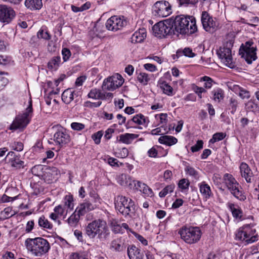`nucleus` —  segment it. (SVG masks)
Returning a JSON list of instances; mask_svg holds the SVG:
<instances>
[{
    "mask_svg": "<svg viewBox=\"0 0 259 259\" xmlns=\"http://www.w3.org/2000/svg\"><path fill=\"white\" fill-rule=\"evenodd\" d=\"M174 34L190 35L197 30L196 21L194 17L189 16L179 15L171 19Z\"/></svg>",
    "mask_w": 259,
    "mask_h": 259,
    "instance_id": "obj_1",
    "label": "nucleus"
},
{
    "mask_svg": "<svg viewBox=\"0 0 259 259\" xmlns=\"http://www.w3.org/2000/svg\"><path fill=\"white\" fill-rule=\"evenodd\" d=\"M85 234L90 239L96 238L105 240L109 236L110 231L106 222L103 219H96L88 224Z\"/></svg>",
    "mask_w": 259,
    "mask_h": 259,
    "instance_id": "obj_2",
    "label": "nucleus"
},
{
    "mask_svg": "<svg viewBox=\"0 0 259 259\" xmlns=\"http://www.w3.org/2000/svg\"><path fill=\"white\" fill-rule=\"evenodd\" d=\"M25 245L28 251L36 256H41L50 249L49 242L41 237L27 238L25 241Z\"/></svg>",
    "mask_w": 259,
    "mask_h": 259,
    "instance_id": "obj_3",
    "label": "nucleus"
},
{
    "mask_svg": "<svg viewBox=\"0 0 259 259\" xmlns=\"http://www.w3.org/2000/svg\"><path fill=\"white\" fill-rule=\"evenodd\" d=\"M233 43V39H228L217 51L218 56L221 62L230 68H233L235 67L232 53Z\"/></svg>",
    "mask_w": 259,
    "mask_h": 259,
    "instance_id": "obj_4",
    "label": "nucleus"
},
{
    "mask_svg": "<svg viewBox=\"0 0 259 259\" xmlns=\"http://www.w3.org/2000/svg\"><path fill=\"white\" fill-rule=\"evenodd\" d=\"M32 101L29 98L28 105L23 114L17 115L10 126V130L23 129L30 122L32 117Z\"/></svg>",
    "mask_w": 259,
    "mask_h": 259,
    "instance_id": "obj_5",
    "label": "nucleus"
},
{
    "mask_svg": "<svg viewBox=\"0 0 259 259\" xmlns=\"http://www.w3.org/2000/svg\"><path fill=\"white\" fill-rule=\"evenodd\" d=\"M179 234L186 243L192 244L200 240L202 232L199 227L185 226L180 229Z\"/></svg>",
    "mask_w": 259,
    "mask_h": 259,
    "instance_id": "obj_6",
    "label": "nucleus"
},
{
    "mask_svg": "<svg viewBox=\"0 0 259 259\" xmlns=\"http://www.w3.org/2000/svg\"><path fill=\"white\" fill-rule=\"evenodd\" d=\"M223 180L227 189L234 197L240 201H244L246 199V195L239 189L240 187L239 184L232 175L225 174Z\"/></svg>",
    "mask_w": 259,
    "mask_h": 259,
    "instance_id": "obj_7",
    "label": "nucleus"
},
{
    "mask_svg": "<svg viewBox=\"0 0 259 259\" xmlns=\"http://www.w3.org/2000/svg\"><path fill=\"white\" fill-rule=\"evenodd\" d=\"M236 239L248 244L257 241L258 236L255 229L251 228L249 225H245L238 230Z\"/></svg>",
    "mask_w": 259,
    "mask_h": 259,
    "instance_id": "obj_8",
    "label": "nucleus"
},
{
    "mask_svg": "<svg viewBox=\"0 0 259 259\" xmlns=\"http://www.w3.org/2000/svg\"><path fill=\"white\" fill-rule=\"evenodd\" d=\"M172 29L171 19H168L163 21L159 22L152 27L154 35L159 38L165 37L174 34Z\"/></svg>",
    "mask_w": 259,
    "mask_h": 259,
    "instance_id": "obj_9",
    "label": "nucleus"
},
{
    "mask_svg": "<svg viewBox=\"0 0 259 259\" xmlns=\"http://www.w3.org/2000/svg\"><path fill=\"white\" fill-rule=\"evenodd\" d=\"M134 201L123 196L118 195L115 198V206L120 213L126 215L134 210Z\"/></svg>",
    "mask_w": 259,
    "mask_h": 259,
    "instance_id": "obj_10",
    "label": "nucleus"
},
{
    "mask_svg": "<svg viewBox=\"0 0 259 259\" xmlns=\"http://www.w3.org/2000/svg\"><path fill=\"white\" fill-rule=\"evenodd\" d=\"M172 13L171 6L167 1H157L152 7V14L159 17H166Z\"/></svg>",
    "mask_w": 259,
    "mask_h": 259,
    "instance_id": "obj_11",
    "label": "nucleus"
},
{
    "mask_svg": "<svg viewBox=\"0 0 259 259\" xmlns=\"http://www.w3.org/2000/svg\"><path fill=\"white\" fill-rule=\"evenodd\" d=\"M123 82L121 75L117 73L105 79L102 88L103 90L112 91L121 87Z\"/></svg>",
    "mask_w": 259,
    "mask_h": 259,
    "instance_id": "obj_12",
    "label": "nucleus"
},
{
    "mask_svg": "<svg viewBox=\"0 0 259 259\" xmlns=\"http://www.w3.org/2000/svg\"><path fill=\"white\" fill-rule=\"evenodd\" d=\"M201 22L204 30L211 33L215 31L219 25L215 19H213L206 11L202 13Z\"/></svg>",
    "mask_w": 259,
    "mask_h": 259,
    "instance_id": "obj_13",
    "label": "nucleus"
},
{
    "mask_svg": "<svg viewBox=\"0 0 259 259\" xmlns=\"http://www.w3.org/2000/svg\"><path fill=\"white\" fill-rule=\"evenodd\" d=\"M126 25V21L123 17L113 16L106 22V27L109 31H116L121 29Z\"/></svg>",
    "mask_w": 259,
    "mask_h": 259,
    "instance_id": "obj_14",
    "label": "nucleus"
},
{
    "mask_svg": "<svg viewBox=\"0 0 259 259\" xmlns=\"http://www.w3.org/2000/svg\"><path fill=\"white\" fill-rule=\"evenodd\" d=\"M16 16V12L11 7L0 5V22L5 24L10 23Z\"/></svg>",
    "mask_w": 259,
    "mask_h": 259,
    "instance_id": "obj_15",
    "label": "nucleus"
},
{
    "mask_svg": "<svg viewBox=\"0 0 259 259\" xmlns=\"http://www.w3.org/2000/svg\"><path fill=\"white\" fill-rule=\"evenodd\" d=\"M88 97L94 100H111L113 97V94L111 93H104L100 89L94 88L89 92L88 94Z\"/></svg>",
    "mask_w": 259,
    "mask_h": 259,
    "instance_id": "obj_16",
    "label": "nucleus"
},
{
    "mask_svg": "<svg viewBox=\"0 0 259 259\" xmlns=\"http://www.w3.org/2000/svg\"><path fill=\"white\" fill-rule=\"evenodd\" d=\"M6 160L13 167L20 168L23 167L24 161L20 159V155H17L13 151L9 152L6 157Z\"/></svg>",
    "mask_w": 259,
    "mask_h": 259,
    "instance_id": "obj_17",
    "label": "nucleus"
},
{
    "mask_svg": "<svg viewBox=\"0 0 259 259\" xmlns=\"http://www.w3.org/2000/svg\"><path fill=\"white\" fill-rule=\"evenodd\" d=\"M256 48H252L247 50H240V54L248 64H251L256 58Z\"/></svg>",
    "mask_w": 259,
    "mask_h": 259,
    "instance_id": "obj_18",
    "label": "nucleus"
},
{
    "mask_svg": "<svg viewBox=\"0 0 259 259\" xmlns=\"http://www.w3.org/2000/svg\"><path fill=\"white\" fill-rule=\"evenodd\" d=\"M58 175V169L55 167H46L44 171L42 180L48 183H51L52 181L56 179V176Z\"/></svg>",
    "mask_w": 259,
    "mask_h": 259,
    "instance_id": "obj_19",
    "label": "nucleus"
},
{
    "mask_svg": "<svg viewBox=\"0 0 259 259\" xmlns=\"http://www.w3.org/2000/svg\"><path fill=\"white\" fill-rule=\"evenodd\" d=\"M138 191H140L147 196H152L153 191L145 183H142L139 181L134 180L133 181V188Z\"/></svg>",
    "mask_w": 259,
    "mask_h": 259,
    "instance_id": "obj_20",
    "label": "nucleus"
},
{
    "mask_svg": "<svg viewBox=\"0 0 259 259\" xmlns=\"http://www.w3.org/2000/svg\"><path fill=\"white\" fill-rule=\"evenodd\" d=\"M127 255L130 259H143L144 254L140 249L135 245L127 248Z\"/></svg>",
    "mask_w": 259,
    "mask_h": 259,
    "instance_id": "obj_21",
    "label": "nucleus"
},
{
    "mask_svg": "<svg viewBox=\"0 0 259 259\" xmlns=\"http://www.w3.org/2000/svg\"><path fill=\"white\" fill-rule=\"evenodd\" d=\"M240 170L241 176L246 182L251 183L253 174L249 166L246 163L242 162L240 165Z\"/></svg>",
    "mask_w": 259,
    "mask_h": 259,
    "instance_id": "obj_22",
    "label": "nucleus"
},
{
    "mask_svg": "<svg viewBox=\"0 0 259 259\" xmlns=\"http://www.w3.org/2000/svg\"><path fill=\"white\" fill-rule=\"evenodd\" d=\"M116 181L118 184L123 186H128L131 189L133 188V181L132 178L124 174H120L116 177Z\"/></svg>",
    "mask_w": 259,
    "mask_h": 259,
    "instance_id": "obj_23",
    "label": "nucleus"
},
{
    "mask_svg": "<svg viewBox=\"0 0 259 259\" xmlns=\"http://www.w3.org/2000/svg\"><path fill=\"white\" fill-rule=\"evenodd\" d=\"M146 37V30L142 28L135 32L131 37L133 43H140L143 41Z\"/></svg>",
    "mask_w": 259,
    "mask_h": 259,
    "instance_id": "obj_24",
    "label": "nucleus"
},
{
    "mask_svg": "<svg viewBox=\"0 0 259 259\" xmlns=\"http://www.w3.org/2000/svg\"><path fill=\"white\" fill-rule=\"evenodd\" d=\"M94 206H96L92 205V203L91 202L85 201L80 204V205L77 207V209L78 213L81 215H83L86 213L95 209L94 207Z\"/></svg>",
    "mask_w": 259,
    "mask_h": 259,
    "instance_id": "obj_25",
    "label": "nucleus"
},
{
    "mask_svg": "<svg viewBox=\"0 0 259 259\" xmlns=\"http://www.w3.org/2000/svg\"><path fill=\"white\" fill-rule=\"evenodd\" d=\"M201 194L206 200L209 198L212 195L210 186L205 182H202L198 184Z\"/></svg>",
    "mask_w": 259,
    "mask_h": 259,
    "instance_id": "obj_26",
    "label": "nucleus"
},
{
    "mask_svg": "<svg viewBox=\"0 0 259 259\" xmlns=\"http://www.w3.org/2000/svg\"><path fill=\"white\" fill-rule=\"evenodd\" d=\"M64 212V208L59 205L55 207L54 212L50 214V217L53 220H58L59 222L60 220L64 221L65 219Z\"/></svg>",
    "mask_w": 259,
    "mask_h": 259,
    "instance_id": "obj_27",
    "label": "nucleus"
},
{
    "mask_svg": "<svg viewBox=\"0 0 259 259\" xmlns=\"http://www.w3.org/2000/svg\"><path fill=\"white\" fill-rule=\"evenodd\" d=\"M132 122L135 123L138 125L147 126L149 120L147 117H145L142 114H138L134 116L131 120L127 121V124H131Z\"/></svg>",
    "mask_w": 259,
    "mask_h": 259,
    "instance_id": "obj_28",
    "label": "nucleus"
},
{
    "mask_svg": "<svg viewBox=\"0 0 259 259\" xmlns=\"http://www.w3.org/2000/svg\"><path fill=\"white\" fill-rule=\"evenodd\" d=\"M24 4L31 10H39L42 6V0H25Z\"/></svg>",
    "mask_w": 259,
    "mask_h": 259,
    "instance_id": "obj_29",
    "label": "nucleus"
},
{
    "mask_svg": "<svg viewBox=\"0 0 259 259\" xmlns=\"http://www.w3.org/2000/svg\"><path fill=\"white\" fill-rule=\"evenodd\" d=\"M138 137L139 135L137 134L125 133L119 136V141L124 144H130Z\"/></svg>",
    "mask_w": 259,
    "mask_h": 259,
    "instance_id": "obj_30",
    "label": "nucleus"
},
{
    "mask_svg": "<svg viewBox=\"0 0 259 259\" xmlns=\"http://www.w3.org/2000/svg\"><path fill=\"white\" fill-rule=\"evenodd\" d=\"M178 140L174 137L170 136H161L158 139V142L162 144L171 146L177 143Z\"/></svg>",
    "mask_w": 259,
    "mask_h": 259,
    "instance_id": "obj_31",
    "label": "nucleus"
},
{
    "mask_svg": "<svg viewBox=\"0 0 259 259\" xmlns=\"http://www.w3.org/2000/svg\"><path fill=\"white\" fill-rule=\"evenodd\" d=\"M63 127H61L60 130L58 129V131L55 133L54 136L55 142L62 146L64 145V141H65L64 134L63 132Z\"/></svg>",
    "mask_w": 259,
    "mask_h": 259,
    "instance_id": "obj_32",
    "label": "nucleus"
},
{
    "mask_svg": "<svg viewBox=\"0 0 259 259\" xmlns=\"http://www.w3.org/2000/svg\"><path fill=\"white\" fill-rule=\"evenodd\" d=\"M111 246L114 250L117 251H122L125 249L123 241L120 238L113 240Z\"/></svg>",
    "mask_w": 259,
    "mask_h": 259,
    "instance_id": "obj_33",
    "label": "nucleus"
},
{
    "mask_svg": "<svg viewBox=\"0 0 259 259\" xmlns=\"http://www.w3.org/2000/svg\"><path fill=\"white\" fill-rule=\"evenodd\" d=\"M183 55L191 58L195 56V54L192 52V50L191 49L189 48H186L183 50H178L176 54L173 55V58L175 59V56H177V58H179Z\"/></svg>",
    "mask_w": 259,
    "mask_h": 259,
    "instance_id": "obj_34",
    "label": "nucleus"
},
{
    "mask_svg": "<svg viewBox=\"0 0 259 259\" xmlns=\"http://www.w3.org/2000/svg\"><path fill=\"white\" fill-rule=\"evenodd\" d=\"M46 167V166L41 164L35 165L32 167L31 172L34 176H37L41 179Z\"/></svg>",
    "mask_w": 259,
    "mask_h": 259,
    "instance_id": "obj_35",
    "label": "nucleus"
},
{
    "mask_svg": "<svg viewBox=\"0 0 259 259\" xmlns=\"http://www.w3.org/2000/svg\"><path fill=\"white\" fill-rule=\"evenodd\" d=\"M38 224L39 226L43 229H52L53 228V225L44 215L39 218Z\"/></svg>",
    "mask_w": 259,
    "mask_h": 259,
    "instance_id": "obj_36",
    "label": "nucleus"
},
{
    "mask_svg": "<svg viewBox=\"0 0 259 259\" xmlns=\"http://www.w3.org/2000/svg\"><path fill=\"white\" fill-rule=\"evenodd\" d=\"M151 75L145 72H140L137 75V79L142 84L147 85L151 79Z\"/></svg>",
    "mask_w": 259,
    "mask_h": 259,
    "instance_id": "obj_37",
    "label": "nucleus"
},
{
    "mask_svg": "<svg viewBox=\"0 0 259 259\" xmlns=\"http://www.w3.org/2000/svg\"><path fill=\"white\" fill-rule=\"evenodd\" d=\"M81 215L78 213L74 212L68 219V223L71 226L75 227L77 225Z\"/></svg>",
    "mask_w": 259,
    "mask_h": 259,
    "instance_id": "obj_38",
    "label": "nucleus"
},
{
    "mask_svg": "<svg viewBox=\"0 0 259 259\" xmlns=\"http://www.w3.org/2000/svg\"><path fill=\"white\" fill-rule=\"evenodd\" d=\"M185 171L186 174L192 177L196 180H198L199 179V175L198 172L193 167L187 166L185 168Z\"/></svg>",
    "mask_w": 259,
    "mask_h": 259,
    "instance_id": "obj_39",
    "label": "nucleus"
},
{
    "mask_svg": "<svg viewBox=\"0 0 259 259\" xmlns=\"http://www.w3.org/2000/svg\"><path fill=\"white\" fill-rule=\"evenodd\" d=\"M60 60V57L53 58L48 63V68L52 70H56L59 66Z\"/></svg>",
    "mask_w": 259,
    "mask_h": 259,
    "instance_id": "obj_40",
    "label": "nucleus"
},
{
    "mask_svg": "<svg viewBox=\"0 0 259 259\" xmlns=\"http://www.w3.org/2000/svg\"><path fill=\"white\" fill-rule=\"evenodd\" d=\"M211 93L213 95V99L215 102H220L224 98L223 91L221 89L214 90Z\"/></svg>",
    "mask_w": 259,
    "mask_h": 259,
    "instance_id": "obj_41",
    "label": "nucleus"
},
{
    "mask_svg": "<svg viewBox=\"0 0 259 259\" xmlns=\"http://www.w3.org/2000/svg\"><path fill=\"white\" fill-rule=\"evenodd\" d=\"M200 81L204 82L203 87L206 90V89H210L212 87L213 84L215 83L210 77L207 76L201 77Z\"/></svg>",
    "mask_w": 259,
    "mask_h": 259,
    "instance_id": "obj_42",
    "label": "nucleus"
},
{
    "mask_svg": "<svg viewBox=\"0 0 259 259\" xmlns=\"http://www.w3.org/2000/svg\"><path fill=\"white\" fill-rule=\"evenodd\" d=\"M161 89L163 90V93L168 95L172 96L173 95V89L166 82H163L160 85Z\"/></svg>",
    "mask_w": 259,
    "mask_h": 259,
    "instance_id": "obj_43",
    "label": "nucleus"
},
{
    "mask_svg": "<svg viewBox=\"0 0 259 259\" xmlns=\"http://www.w3.org/2000/svg\"><path fill=\"white\" fill-rule=\"evenodd\" d=\"M175 188L174 185H170L166 186L163 188L159 193V196L160 197H164L167 194L171 193L173 192Z\"/></svg>",
    "mask_w": 259,
    "mask_h": 259,
    "instance_id": "obj_44",
    "label": "nucleus"
},
{
    "mask_svg": "<svg viewBox=\"0 0 259 259\" xmlns=\"http://www.w3.org/2000/svg\"><path fill=\"white\" fill-rule=\"evenodd\" d=\"M37 36L39 38H43L46 40H49L51 37V35L48 32L47 30L44 27H41V28L38 31Z\"/></svg>",
    "mask_w": 259,
    "mask_h": 259,
    "instance_id": "obj_45",
    "label": "nucleus"
},
{
    "mask_svg": "<svg viewBox=\"0 0 259 259\" xmlns=\"http://www.w3.org/2000/svg\"><path fill=\"white\" fill-rule=\"evenodd\" d=\"M226 136V134L225 133L221 132V133H217L214 134L212 138L209 140V143H214L220 141L224 139Z\"/></svg>",
    "mask_w": 259,
    "mask_h": 259,
    "instance_id": "obj_46",
    "label": "nucleus"
},
{
    "mask_svg": "<svg viewBox=\"0 0 259 259\" xmlns=\"http://www.w3.org/2000/svg\"><path fill=\"white\" fill-rule=\"evenodd\" d=\"M230 208L234 217L236 218H241L242 212L238 207L234 204H231L230 205Z\"/></svg>",
    "mask_w": 259,
    "mask_h": 259,
    "instance_id": "obj_47",
    "label": "nucleus"
},
{
    "mask_svg": "<svg viewBox=\"0 0 259 259\" xmlns=\"http://www.w3.org/2000/svg\"><path fill=\"white\" fill-rule=\"evenodd\" d=\"M192 90L198 95L199 98H202V94L206 92V90L203 87H199L195 84H193Z\"/></svg>",
    "mask_w": 259,
    "mask_h": 259,
    "instance_id": "obj_48",
    "label": "nucleus"
},
{
    "mask_svg": "<svg viewBox=\"0 0 259 259\" xmlns=\"http://www.w3.org/2000/svg\"><path fill=\"white\" fill-rule=\"evenodd\" d=\"M167 115L166 113H160L155 116L156 119L159 122L160 124L162 125L166 123L167 121Z\"/></svg>",
    "mask_w": 259,
    "mask_h": 259,
    "instance_id": "obj_49",
    "label": "nucleus"
},
{
    "mask_svg": "<svg viewBox=\"0 0 259 259\" xmlns=\"http://www.w3.org/2000/svg\"><path fill=\"white\" fill-rule=\"evenodd\" d=\"M103 135V132L102 131H98L92 135V139L96 144H99L100 143L101 139Z\"/></svg>",
    "mask_w": 259,
    "mask_h": 259,
    "instance_id": "obj_50",
    "label": "nucleus"
},
{
    "mask_svg": "<svg viewBox=\"0 0 259 259\" xmlns=\"http://www.w3.org/2000/svg\"><path fill=\"white\" fill-rule=\"evenodd\" d=\"M189 185V181L186 179L181 180L178 184L179 187L182 190L188 189Z\"/></svg>",
    "mask_w": 259,
    "mask_h": 259,
    "instance_id": "obj_51",
    "label": "nucleus"
},
{
    "mask_svg": "<svg viewBox=\"0 0 259 259\" xmlns=\"http://www.w3.org/2000/svg\"><path fill=\"white\" fill-rule=\"evenodd\" d=\"M102 104V102L99 101L97 102H92L90 101H86L84 103V106L90 108H97Z\"/></svg>",
    "mask_w": 259,
    "mask_h": 259,
    "instance_id": "obj_52",
    "label": "nucleus"
},
{
    "mask_svg": "<svg viewBox=\"0 0 259 259\" xmlns=\"http://www.w3.org/2000/svg\"><path fill=\"white\" fill-rule=\"evenodd\" d=\"M39 37L37 36H33L29 40V45L31 47L37 48L39 46Z\"/></svg>",
    "mask_w": 259,
    "mask_h": 259,
    "instance_id": "obj_53",
    "label": "nucleus"
},
{
    "mask_svg": "<svg viewBox=\"0 0 259 259\" xmlns=\"http://www.w3.org/2000/svg\"><path fill=\"white\" fill-rule=\"evenodd\" d=\"M203 141L202 140H198L196 144L192 146L191 150L193 152H195L202 149L203 147Z\"/></svg>",
    "mask_w": 259,
    "mask_h": 259,
    "instance_id": "obj_54",
    "label": "nucleus"
},
{
    "mask_svg": "<svg viewBox=\"0 0 259 259\" xmlns=\"http://www.w3.org/2000/svg\"><path fill=\"white\" fill-rule=\"evenodd\" d=\"M66 200L67 201V202H66V205L67 204L68 208L70 210H72L74 208V201L72 196H66Z\"/></svg>",
    "mask_w": 259,
    "mask_h": 259,
    "instance_id": "obj_55",
    "label": "nucleus"
},
{
    "mask_svg": "<svg viewBox=\"0 0 259 259\" xmlns=\"http://www.w3.org/2000/svg\"><path fill=\"white\" fill-rule=\"evenodd\" d=\"M71 127L73 130L79 131L83 130L85 125L81 123L74 122L71 124Z\"/></svg>",
    "mask_w": 259,
    "mask_h": 259,
    "instance_id": "obj_56",
    "label": "nucleus"
},
{
    "mask_svg": "<svg viewBox=\"0 0 259 259\" xmlns=\"http://www.w3.org/2000/svg\"><path fill=\"white\" fill-rule=\"evenodd\" d=\"M11 147L14 150L21 151L23 149V144L20 142H14Z\"/></svg>",
    "mask_w": 259,
    "mask_h": 259,
    "instance_id": "obj_57",
    "label": "nucleus"
},
{
    "mask_svg": "<svg viewBox=\"0 0 259 259\" xmlns=\"http://www.w3.org/2000/svg\"><path fill=\"white\" fill-rule=\"evenodd\" d=\"M238 95L242 99H248L250 97V94L249 92L243 89L242 88L241 89L240 92H239V93L238 94Z\"/></svg>",
    "mask_w": 259,
    "mask_h": 259,
    "instance_id": "obj_58",
    "label": "nucleus"
},
{
    "mask_svg": "<svg viewBox=\"0 0 259 259\" xmlns=\"http://www.w3.org/2000/svg\"><path fill=\"white\" fill-rule=\"evenodd\" d=\"M95 197V199H93L92 201V205H95L94 207L95 209L98 208L100 204H101V199L100 198L98 195H95L94 196Z\"/></svg>",
    "mask_w": 259,
    "mask_h": 259,
    "instance_id": "obj_59",
    "label": "nucleus"
},
{
    "mask_svg": "<svg viewBox=\"0 0 259 259\" xmlns=\"http://www.w3.org/2000/svg\"><path fill=\"white\" fill-rule=\"evenodd\" d=\"M42 148V144L40 141H37L35 144L32 147V150L33 152H39Z\"/></svg>",
    "mask_w": 259,
    "mask_h": 259,
    "instance_id": "obj_60",
    "label": "nucleus"
},
{
    "mask_svg": "<svg viewBox=\"0 0 259 259\" xmlns=\"http://www.w3.org/2000/svg\"><path fill=\"white\" fill-rule=\"evenodd\" d=\"M230 106L231 107V108H232V110L231 111V113L232 114H234V113L235 112L236 110V108H237V104H238V103H237V101L236 100H235V99H233V98H231L230 99Z\"/></svg>",
    "mask_w": 259,
    "mask_h": 259,
    "instance_id": "obj_61",
    "label": "nucleus"
},
{
    "mask_svg": "<svg viewBox=\"0 0 259 259\" xmlns=\"http://www.w3.org/2000/svg\"><path fill=\"white\" fill-rule=\"evenodd\" d=\"M229 88L234 92L235 94H238L239 92H240L241 89H242L239 85L235 84H232L229 85Z\"/></svg>",
    "mask_w": 259,
    "mask_h": 259,
    "instance_id": "obj_62",
    "label": "nucleus"
},
{
    "mask_svg": "<svg viewBox=\"0 0 259 259\" xmlns=\"http://www.w3.org/2000/svg\"><path fill=\"white\" fill-rule=\"evenodd\" d=\"M73 93L74 92L70 89L66 90V99L68 98H69L67 101L68 103H70L73 100Z\"/></svg>",
    "mask_w": 259,
    "mask_h": 259,
    "instance_id": "obj_63",
    "label": "nucleus"
},
{
    "mask_svg": "<svg viewBox=\"0 0 259 259\" xmlns=\"http://www.w3.org/2000/svg\"><path fill=\"white\" fill-rule=\"evenodd\" d=\"M144 68L150 72H154L157 70L156 66L151 63H146L144 65Z\"/></svg>",
    "mask_w": 259,
    "mask_h": 259,
    "instance_id": "obj_64",
    "label": "nucleus"
}]
</instances>
